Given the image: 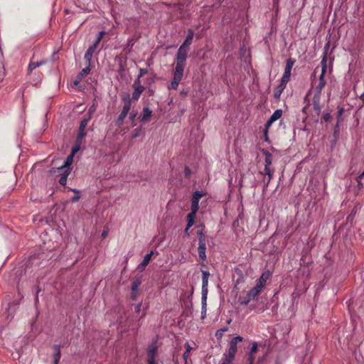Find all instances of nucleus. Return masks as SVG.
<instances>
[{"label":"nucleus","instance_id":"37","mask_svg":"<svg viewBox=\"0 0 364 364\" xmlns=\"http://www.w3.org/2000/svg\"><path fill=\"white\" fill-rule=\"evenodd\" d=\"M134 89H144V87L141 85L140 79H136L133 84Z\"/></svg>","mask_w":364,"mask_h":364},{"label":"nucleus","instance_id":"30","mask_svg":"<svg viewBox=\"0 0 364 364\" xmlns=\"http://www.w3.org/2000/svg\"><path fill=\"white\" fill-rule=\"evenodd\" d=\"M274 172V170L270 173H267L266 174L267 176V178H266V176L264 177V186H266V187L268 186L269 182L271 181V180L273 178Z\"/></svg>","mask_w":364,"mask_h":364},{"label":"nucleus","instance_id":"36","mask_svg":"<svg viewBox=\"0 0 364 364\" xmlns=\"http://www.w3.org/2000/svg\"><path fill=\"white\" fill-rule=\"evenodd\" d=\"M85 135H86L85 129H80L79 128V132H78V134H77V141H79V143H80L81 140L82 139V138L85 137Z\"/></svg>","mask_w":364,"mask_h":364},{"label":"nucleus","instance_id":"40","mask_svg":"<svg viewBox=\"0 0 364 364\" xmlns=\"http://www.w3.org/2000/svg\"><path fill=\"white\" fill-rule=\"evenodd\" d=\"M198 240L199 241H203V242H205V237L204 235V234L203 233V232H198Z\"/></svg>","mask_w":364,"mask_h":364},{"label":"nucleus","instance_id":"14","mask_svg":"<svg viewBox=\"0 0 364 364\" xmlns=\"http://www.w3.org/2000/svg\"><path fill=\"white\" fill-rule=\"evenodd\" d=\"M90 72V65L87 64L86 67L77 75V80L74 82L75 85H77L83 77Z\"/></svg>","mask_w":364,"mask_h":364},{"label":"nucleus","instance_id":"48","mask_svg":"<svg viewBox=\"0 0 364 364\" xmlns=\"http://www.w3.org/2000/svg\"><path fill=\"white\" fill-rule=\"evenodd\" d=\"M148 364H156L155 358H148Z\"/></svg>","mask_w":364,"mask_h":364},{"label":"nucleus","instance_id":"24","mask_svg":"<svg viewBox=\"0 0 364 364\" xmlns=\"http://www.w3.org/2000/svg\"><path fill=\"white\" fill-rule=\"evenodd\" d=\"M268 279V275L265 274H262V275L259 277V279L257 281L256 285L259 286L262 289L264 286Z\"/></svg>","mask_w":364,"mask_h":364},{"label":"nucleus","instance_id":"49","mask_svg":"<svg viewBox=\"0 0 364 364\" xmlns=\"http://www.w3.org/2000/svg\"><path fill=\"white\" fill-rule=\"evenodd\" d=\"M190 173H191V170L188 168H186V169H185L186 177H188Z\"/></svg>","mask_w":364,"mask_h":364},{"label":"nucleus","instance_id":"31","mask_svg":"<svg viewBox=\"0 0 364 364\" xmlns=\"http://www.w3.org/2000/svg\"><path fill=\"white\" fill-rule=\"evenodd\" d=\"M134 92L132 94V100H138L141 94L144 91V89H134Z\"/></svg>","mask_w":364,"mask_h":364},{"label":"nucleus","instance_id":"9","mask_svg":"<svg viewBox=\"0 0 364 364\" xmlns=\"http://www.w3.org/2000/svg\"><path fill=\"white\" fill-rule=\"evenodd\" d=\"M321 95V94L315 93L313 97L314 110L316 115H319L321 111V107L320 106Z\"/></svg>","mask_w":364,"mask_h":364},{"label":"nucleus","instance_id":"53","mask_svg":"<svg viewBox=\"0 0 364 364\" xmlns=\"http://www.w3.org/2000/svg\"><path fill=\"white\" fill-rule=\"evenodd\" d=\"M107 231L104 230V231L102 232V237L103 238H105V237H107Z\"/></svg>","mask_w":364,"mask_h":364},{"label":"nucleus","instance_id":"50","mask_svg":"<svg viewBox=\"0 0 364 364\" xmlns=\"http://www.w3.org/2000/svg\"><path fill=\"white\" fill-rule=\"evenodd\" d=\"M331 119V115L329 114H326L324 115V120L325 121H328L329 119Z\"/></svg>","mask_w":364,"mask_h":364},{"label":"nucleus","instance_id":"18","mask_svg":"<svg viewBox=\"0 0 364 364\" xmlns=\"http://www.w3.org/2000/svg\"><path fill=\"white\" fill-rule=\"evenodd\" d=\"M73 157L74 156L72 155V154H70L66 160L64 161V164H63V166L67 169V174H70V171H71V168H70V165L72 164L73 161Z\"/></svg>","mask_w":364,"mask_h":364},{"label":"nucleus","instance_id":"13","mask_svg":"<svg viewBox=\"0 0 364 364\" xmlns=\"http://www.w3.org/2000/svg\"><path fill=\"white\" fill-rule=\"evenodd\" d=\"M193 36H194V33H193V30L189 29L188 31V36H187L186 40L184 41V42L180 47L183 48H187L188 50L190 45L192 43Z\"/></svg>","mask_w":364,"mask_h":364},{"label":"nucleus","instance_id":"15","mask_svg":"<svg viewBox=\"0 0 364 364\" xmlns=\"http://www.w3.org/2000/svg\"><path fill=\"white\" fill-rule=\"evenodd\" d=\"M262 154L264 155V166H271L273 162V156L267 149H262Z\"/></svg>","mask_w":364,"mask_h":364},{"label":"nucleus","instance_id":"34","mask_svg":"<svg viewBox=\"0 0 364 364\" xmlns=\"http://www.w3.org/2000/svg\"><path fill=\"white\" fill-rule=\"evenodd\" d=\"M90 117H87L86 118H84L81 122H80V129H85L87 125V123L88 122L90 121Z\"/></svg>","mask_w":364,"mask_h":364},{"label":"nucleus","instance_id":"29","mask_svg":"<svg viewBox=\"0 0 364 364\" xmlns=\"http://www.w3.org/2000/svg\"><path fill=\"white\" fill-rule=\"evenodd\" d=\"M127 116V113H124V112H121L120 114L119 115V117H117V119L116 120V124L119 127L122 125L124 122V119L126 118Z\"/></svg>","mask_w":364,"mask_h":364},{"label":"nucleus","instance_id":"12","mask_svg":"<svg viewBox=\"0 0 364 364\" xmlns=\"http://www.w3.org/2000/svg\"><path fill=\"white\" fill-rule=\"evenodd\" d=\"M206 242H203V241H198V256L199 259L202 261H204L206 258Z\"/></svg>","mask_w":364,"mask_h":364},{"label":"nucleus","instance_id":"55","mask_svg":"<svg viewBox=\"0 0 364 364\" xmlns=\"http://www.w3.org/2000/svg\"><path fill=\"white\" fill-rule=\"evenodd\" d=\"M364 176V171L360 175L359 178H361Z\"/></svg>","mask_w":364,"mask_h":364},{"label":"nucleus","instance_id":"38","mask_svg":"<svg viewBox=\"0 0 364 364\" xmlns=\"http://www.w3.org/2000/svg\"><path fill=\"white\" fill-rule=\"evenodd\" d=\"M272 171H274L273 168H271V166H264V168L262 171H260L259 173L261 175H265L268 173H270L272 172Z\"/></svg>","mask_w":364,"mask_h":364},{"label":"nucleus","instance_id":"2","mask_svg":"<svg viewBox=\"0 0 364 364\" xmlns=\"http://www.w3.org/2000/svg\"><path fill=\"white\" fill-rule=\"evenodd\" d=\"M329 48V43L325 46V52L321 62V73L318 77V81L315 85V93L321 94L322 90L326 85L325 74L327 71V50Z\"/></svg>","mask_w":364,"mask_h":364},{"label":"nucleus","instance_id":"44","mask_svg":"<svg viewBox=\"0 0 364 364\" xmlns=\"http://www.w3.org/2000/svg\"><path fill=\"white\" fill-rule=\"evenodd\" d=\"M79 149H80V144H77V146H75L74 148H73L72 153L70 154L75 156V154L78 151Z\"/></svg>","mask_w":364,"mask_h":364},{"label":"nucleus","instance_id":"16","mask_svg":"<svg viewBox=\"0 0 364 364\" xmlns=\"http://www.w3.org/2000/svg\"><path fill=\"white\" fill-rule=\"evenodd\" d=\"M152 114V111L149 107H144L141 122H147Z\"/></svg>","mask_w":364,"mask_h":364},{"label":"nucleus","instance_id":"54","mask_svg":"<svg viewBox=\"0 0 364 364\" xmlns=\"http://www.w3.org/2000/svg\"><path fill=\"white\" fill-rule=\"evenodd\" d=\"M188 230H189V228H188V225H187V226H186V230H185L186 233H187V234H188Z\"/></svg>","mask_w":364,"mask_h":364},{"label":"nucleus","instance_id":"57","mask_svg":"<svg viewBox=\"0 0 364 364\" xmlns=\"http://www.w3.org/2000/svg\"><path fill=\"white\" fill-rule=\"evenodd\" d=\"M185 364H188V361L185 362Z\"/></svg>","mask_w":364,"mask_h":364},{"label":"nucleus","instance_id":"19","mask_svg":"<svg viewBox=\"0 0 364 364\" xmlns=\"http://www.w3.org/2000/svg\"><path fill=\"white\" fill-rule=\"evenodd\" d=\"M196 213H197V211L191 210V212L188 214V215H187L188 228H190L194 224Z\"/></svg>","mask_w":364,"mask_h":364},{"label":"nucleus","instance_id":"7","mask_svg":"<svg viewBox=\"0 0 364 364\" xmlns=\"http://www.w3.org/2000/svg\"><path fill=\"white\" fill-rule=\"evenodd\" d=\"M210 273L208 271H202V296H208V284Z\"/></svg>","mask_w":364,"mask_h":364},{"label":"nucleus","instance_id":"6","mask_svg":"<svg viewBox=\"0 0 364 364\" xmlns=\"http://www.w3.org/2000/svg\"><path fill=\"white\" fill-rule=\"evenodd\" d=\"M204 192L196 191L193 193L192 200H191V210L197 211L199 208V201L200 199L205 195Z\"/></svg>","mask_w":364,"mask_h":364},{"label":"nucleus","instance_id":"3","mask_svg":"<svg viewBox=\"0 0 364 364\" xmlns=\"http://www.w3.org/2000/svg\"><path fill=\"white\" fill-rule=\"evenodd\" d=\"M294 63H295V60H294L292 58L287 59L284 73L283 74V76L281 80V83L279 85V87H281V90H284L287 82L289 81L291 71L292 67L294 65Z\"/></svg>","mask_w":364,"mask_h":364},{"label":"nucleus","instance_id":"22","mask_svg":"<svg viewBox=\"0 0 364 364\" xmlns=\"http://www.w3.org/2000/svg\"><path fill=\"white\" fill-rule=\"evenodd\" d=\"M257 348H258L257 343L256 342H254L252 343V346L250 351L249 353V355H248V360L249 361L254 362V360L255 358V353L257 350Z\"/></svg>","mask_w":364,"mask_h":364},{"label":"nucleus","instance_id":"17","mask_svg":"<svg viewBox=\"0 0 364 364\" xmlns=\"http://www.w3.org/2000/svg\"><path fill=\"white\" fill-rule=\"evenodd\" d=\"M262 289L257 285H255L247 293L250 298H252L254 300L262 291Z\"/></svg>","mask_w":364,"mask_h":364},{"label":"nucleus","instance_id":"33","mask_svg":"<svg viewBox=\"0 0 364 364\" xmlns=\"http://www.w3.org/2000/svg\"><path fill=\"white\" fill-rule=\"evenodd\" d=\"M72 191L75 193V196L72 198L71 201L72 202H77L80 198V191L77 189H72Z\"/></svg>","mask_w":364,"mask_h":364},{"label":"nucleus","instance_id":"39","mask_svg":"<svg viewBox=\"0 0 364 364\" xmlns=\"http://www.w3.org/2000/svg\"><path fill=\"white\" fill-rule=\"evenodd\" d=\"M96 110V105L95 104H93L88 109V112H87V114H88V117H91V114L95 112Z\"/></svg>","mask_w":364,"mask_h":364},{"label":"nucleus","instance_id":"35","mask_svg":"<svg viewBox=\"0 0 364 364\" xmlns=\"http://www.w3.org/2000/svg\"><path fill=\"white\" fill-rule=\"evenodd\" d=\"M104 36H105L104 31L99 32V33L97 34V37L93 44H96L97 47H98L99 43H100V41L102 39V38L104 37Z\"/></svg>","mask_w":364,"mask_h":364},{"label":"nucleus","instance_id":"41","mask_svg":"<svg viewBox=\"0 0 364 364\" xmlns=\"http://www.w3.org/2000/svg\"><path fill=\"white\" fill-rule=\"evenodd\" d=\"M147 73V70L145 68H141L139 70V74L138 76V79H140L143 75H146Z\"/></svg>","mask_w":364,"mask_h":364},{"label":"nucleus","instance_id":"56","mask_svg":"<svg viewBox=\"0 0 364 364\" xmlns=\"http://www.w3.org/2000/svg\"><path fill=\"white\" fill-rule=\"evenodd\" d=\"M249 364H253V362L249 361Z\"/></svg>","mask_w":364,"mask_h":364},{"label":"nucleus","instance_id":"21","mask_svg":"<svg viewBox=\"0 0 364 364\" xmlns=\"http://www.w3.org/2000/svg\"><path fill=\"white\" fill-rule=\"evenodd\" d=\"M157 351V346L155 343H152L149 346L147 350V356L148 358H156Z\"/></svg>","mask_w":364,"mask_h":364},{"label":"nucleus","instance_id":"8","mask_svg":"<svg viewBox=\"0 0 364 364\" xmlns=\"http://www.w3.org/2000/svg\"><path fill=\"white\" fill-rule=\"evenodd\" d=\"M97 48V47L96 44H92L87 50L84 58L86 61V64H88V65H91L92 55L95 52Z\"/></svg>","mask_w":364,"mask_h":364},{"label":"nucleus","instance_id":"32","mask_svg":"<svg viewBox=\"0 0 364 364\" xmlns=\"http://www.w3.org/2000/svg\"><path fill=\"white\" fill-rule=\"evenodd\" d=\"M139 285H140V282L139 280H134L132 283V291H133V293L138 292Z\"/></svg>","mask_w":364,"mask_h":364},{"label":"nucleus","instance_id":"23","mask_svg":"<svg viewBox=\"0 0 364 364\" xmlns=\"http://www.w3.org/2000/svg\"><path fill=\"white\" fill-rule=\"evenodd\" d=\"M132 102L131 100L127 97V99L124 100V105L123 106L122 112L124 113H127L128 114L129 112L131 109Z\"/></svg>","mask_w":364,"mask_h":364},{"label":"nucleus","instance_id":"52","mask_svg":"<svg viewBox=\"0 0 364 364\" xmlns=\"http://www.w3.org/2000/svg\"><path fill=\"white\" fill-rule=\"evenodd\" d=\"M226 330H227L226 328L223 329V330H221V331H220V333H219V331H218V332L216 333V336H222V334H223V331H225Z\"/></svg>","mask_w":364,"mask_h":364},{"label":"nucleus","instance_id":"45","mask_svg":"<svg viewBox=\"0 0 364 364\" xmlns=\"http://www.w3.org/2000/svg\"><path fill=\"white\" fill-rule=\"evenodd\" d=\"M282 91L283 90H281V87L279 85L278 87H277V92L274 93L275 97H279L280 96V94L282 93Z\"/></svg>","mask_w":364,"mask_h":364},{"label":"nucleus","instance_id":"27","mask_svg":"<svg viewBox=\"0 0 364 364\" xmlns=\"http://www.w3.org/2000/svg\"><path fill=\"white\" fill-rule=\"evenodd\" d=\"M44 63H45L44 61H40V62H37V63L31 62L28 65V70L29 73H31L34 69L43 65Z\"/></svg>","mask_w":364,"mask_h":364},{"label":"nucleus","instance_id":"26","mask_svg":"<svg viewBox=\"0 0 364 364\" xmlns=\"http://www.w3.org/2000/svg\"><path fill=\"white\" fill-rule=\"evenodd\" d=\"M252 299V298L249 297L248 293L245 296H240L238 299V301L241 305H247L248 304Z\"/></svg>","mask_w":364,"mask_h":364},{"label":"nucleus","instance_id":"5","mask_svg":"<svg viewBox=\"0 0 364 364\" xmlns=\"http://www.w3.org/2000/svg\"><path fill=\"white\" fill-rule=\"evenodd\" d=\"M67 169L62 165L58 168H53L50 173L55 177H60L58 182L62 186H65L67 183L68 177L70 174H67Z\"/></svg>","mask_w":364,"mask_h":364},{"label":"nucleus","instance_id":"4","mask_svg":"<svg viewBox=\"0 0 364 364\" xmlns=\"http://www.w3.org/2000/svg\"><path fill=\"white\" fill-rule=\"evenodd\" d=\"M243 341V338L242 336H236L233 338L229 343V349L227 354L224 355V358L229 359V360H233L235 357V354L237 352V346L239 342Z\"/></svg>","mask_w":364,"mask_h":364},{"label":"nucleus","instance_id":"10","mask_svg":"<svg viewBox=\"0 0 364 364\" xmlns=\"http://www.w3.org/2000/svg\"><path fill=\"white\" fill-rule=\"evenodd\" d=\"M153 254H154V252L151 251L149 253L146 254L144 257V259H143L142 262L137 267V269L139 271L142 272V271H144L146 267L149 263V262H150V260L151 259V256L153 255Z\"/></svg>","mask_w":364,"mask_h":364},{"label":"nucleus","instance_id":"43","mask_svg":"<svg viewBox=\"0 0 364 364\" xmlns=\"http://www.w3.org/2000/svg\"><path fill=\"white\" fill-rule=\"evenodd\" d=\"M136 116H137V112H130V114H129L130 120L134 121L136 119Z\"/></svg>","mask_w":364,"mask_h":364},{"label":"nucleus","instance_id":"11","mask_svg":"<svg viewBox=\"0 0 364 364\" xmlns=\"http://www.w3.org/2000/svg\"><path fill=\"white\" fill-rule=\"evenodd\" d=\"M282 115V111L281 109H277L276 111L274 112V113L272 114V116L270 117V118L269 119V120L266 123V129H268L271 124L277 121V119H279Z\"/></svg>","mask_w":364,"mask_h":364},{"label":"nucleus","instance_id":"47","mask_svg":"<svg viewBox=\"0 0 364 364\" xmlns=\"http://www.w3.org/2000/svg\"><path fill=\"white\" fill-rule=\"evenodd\" d=\"M141 303L136 304V306H135V312L136 313H139L140 311H141Z\"/></svg>","mask_w":364,"mask_h":364},{"label":"nucleus","instance_id":"1","mask_svg":"<svg viewBox=\"0 0 364 364\" xmlns=\"http://www.w3.org/2000/svg\"><path fill=\"white\" fill-rule=\"evenodd\" d=\"M188 52V50L187 48L179 47L176 58V66L173 71V77L170 85L168 86L169 90H176L183 78Z\"/></svg>","mask_w":364,"mask_h":364},{"label":"nucleus","instance_id":"46","mask_svg":"<svg viewBox=\"0 0 364 364\" xmlns=\"http://www.w3.org/2000/svg\"><path fill=\"white\" fill-rule=\"evenodd\" d=\"M233 360H229V359L223 358L221 364H232Z\"/></svg>","mask_w":364,"mask_h":364},{"label":"nucleus","instance_id":"28","mask_svg":"<svg viewBox=\"0 0 364 364\" xmlns=\"http://www.w3.org/2000/svg\"><path fill=\"white\" fill-rule=\"evenodd\" d=\"M185 348H186V350L183 355V358L184 361L186 362V361H188L189 353H190L191 350L193 349V348L190 346V344L188 343H186L185 344Z\"/></svg>","mask_w":364,"mask_h":364},{"label":"nucleus","instance_id":"42","mask_svg":"<svg viewBox=\"0 0 364 364\" xmlns=\"http://www.w3.org/2000/svg\"><path fill=\"white\" fill-rule=\"evenodd\" d=\"M141 134V129H136L134 132V133L132 134V138L133 139H135L136 137H138Z\"/></svg>","mask_w":364,"mask_h":364},{"label":"nucleus","instance_id":"20","mask_svg":"<svg viewBox=\"0 0 364 364\" xmlns=\"http://www.w3.org/2000/svg\"><path fill=\"white\" fill-rule=\"evenodd\" d=\"M55 353L53 355V364H58L61 357L60 347L58 345L54 346Z\"/></svg>","mask_w":364,"mask_h":364},{"label":"nucleus","instance_id":"51","mask_svg":"<svg viewBox=\"0 0 364 364\" xmlns=\"http://www.w3.org/2000/svg\"><path fill=\"white\" fill-rule=\"evenodd\" d=\"M136 296H137V292L133 293V291H132V299L135 300L136 299Z\"/></svg>","mask_w":364,"mask_h":364},{"label":"nucleus","instance_id":"25","mask_svg":"<svg viewBox=\"0 0 364 364\" xmlns=\"http://www.w3.org/2000/svg\"><path fill=\"white\" fill-rule=\"evenodd\" d=\"M201 304H202V308H201L202 318H204L206 314V311H207V296H205V297L202 296Z\"/></svg>","mask_w":364,"mask_h":364}]
</instances>
